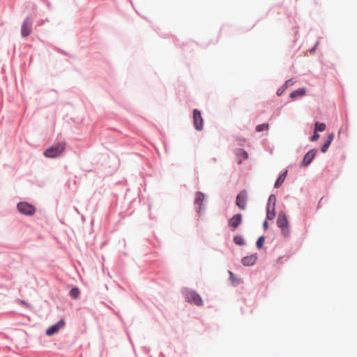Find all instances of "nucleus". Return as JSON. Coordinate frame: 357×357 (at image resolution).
Listing matches in <instances>:
<instances>
[{"label":"nucleus","mask_w":357,"mask_h":357,"mask_svg":"<svg viewBox=\"0 0 357 357\" xmlns=\"http://www.w3.org/2000/svg\"><path fill=\"white\" fill-rule=\"evenodd\" d=\"M66 144L65 142H59L51 147L47 149L44 151V155L47 158H56L60 156L66 149Z\"/></svg>","instance_id":"obj_1"},{"label":"nucleus","mask_w":357,"mask_h":357,"mask_svg":"<svg viewBox=\"0 0 357 357\" xmlns=\"http://www.w3.org/2000/svg\"><path fill=\"white\" fill-rule=\"evenodd\" d=\"M186 301L197 306L203 305V301L201 296L195 291L185 289L183 291Z\"/></svg>","instance_id":"obj_2"},{"label":"nucleus","mask_w":357,"mask_h":357,"mask_svg":"<svg viewBox=\"0 0 357 357\" xmlns=\"http://www.w3.org/2000/svg\"><path fill=\"white\" fill-rule=\"evenodd\" d=\"M288 224L289 222L285 213L283 211L280 212L277 218V225L281 229L282 233L284 237L289 236Z\"/></svg>","instance_id":"obj_3"},{"label":"nucleus","mask_w":357,"mask_h":357,"mask_svg":"<svg viewBox=\"0 0 357 357\" xmlns=\"http://www.w3.org/2000/svg\"><path fill=\"white\" fill-rule=\"evenodd\" d=\"M248 199V193L246 190H241L237 195L236 199V204L239 209L243 211L246 208V203Z\"/></svg>","instance_id":"obj_4"},{"label":"nucleus","mask_w":357,"mask_h":357,"mask_svg":"<svg viewBox=\"0 0 357 357\" xmlns=\"http://www.w3.org/2000/svg\"><path fill=\"white\" fill-rule=\"evenodd\" d=\"M17 210L20 213L26 215H31L35 213V208L27 202L19 203L17 204Z\"/></svg>","instance_id":"obj_5"},{"label":"nucleus","mask_w":357,"mask_h":357,"mask_svg":"<svg viewBox=\"0 0 357 357\" xmlns=\"http://www.w3.org/2000/svg\"><path fill=\"white\" fill-rule=\"evenodd\" d=\"M193 121L196 130H202L203 128L204 121L200 111L197 109L193 110Z\"/></svg>","instance_id":"obj_6"},{"label":"nucleus","mask_w":357,"mask_h":357,"mask_svg":"<svg viewBox=\"0 0 357 357\" xmlns=\"http://www.w3.org/2000/svg\"><path fill=\"white\" fill-rule=\"evenodd\" d=\"M65 325V321L63 319H61L56 324L52 325V326L49 327L46 330V335L47 336H52L54 334L58 333L61 328H62Z\"/></svg>","instance_id":"obj_7"},{"label":"nucleus","mask_w":357,"mask_h":357,"mask_svg":"<svg viewBox=\"0 0 357 357\" xmlns=\"http://www.w3.org/2000/svg\"><path fill=\"white\" fill-rule=\"evenodd\" d=\"M32 22L26 17L22 25L21 34L22 37H27L31 32Z\"/></svg>","instance_id":"obj_8"},{"label":"nucleus","mask_w":357,"mask_h":357,"mask_svg":"<svg viewBox=\"0 0 357 357\" xmlns=\"http://www.w3.org/2000/svg\"><path fill=\"white\" fill-rule=\"evenodd\" d=\"M241 222L242 215L241 214H236L228 220V225L232 230H234Z\"/></svg>","instance_id":"obj_9"},{"label":"nucleus","mask_w":357,"mask_h":357,"mask_svg":"<svg viewBox=\"0 0 357 357\" xmlns=\"http://www.w3.org/2000/svg\"><path fill=\"white\" fill-rule=\"evenodd\" d=\"M315 155H316V150L312 149V150L309 151L304 156V158L302 160V162H301V165L303 167L308 166L310 164V162L312 161V160L314 158Z\"/></svg>","instance_id":"obj_10"},{"label":"nucleus","mask_w":357,"mask_h":357,"mask_svg":"<svg viewBox=\"0 0 357 357\" xmlns=\"http://www.w3.org/2000/svg\"><path fill=\"white\" fill-rule=\"evenodd\" d=\"M257 260V257L255 255H250L245 257L242 259V264L244 266H252L255 264Z\"/></svg>","instance_id":"obj_11"},{"label":"nucleus","mask_w":357,"mask_h":357,"mask_svg":"<svg viewBox=\"0 0 357 357\" xmlns=\"http://www.w3.org/2000/svg\"><path fill=\"white\" fill-rule=\"evenodd\" d=\"M333 138H334L333 133H331L328 135L326 141L325 142V143L323 144V146L321 148V152L326 153L327 151L328 146L331 145L332 141L333 140Z\"/></svg>","instance_id":"obj_12"},{"label":"nucleus","mask_w":357,"mask_h":357,"mask_svg":"<svg viewBox=\"0 0 357 357\" xmlns=\"http://www.w3.org/2000/svg\"><path fill=\"white\" fill-rule=\"evenodd\" d=\"M287 171L286 170L284 173H282V174L280 175V176L278 178L276 182L275 183V188H279L281 186V185L282 184V183L284 182L286 176H287Z\"/></svg>","instance_id":"obj_13"},{"label":"nucleus","mask_w":357,"mask_h":357,"mask_svg":"<svg viewBox=\"0 0 357 357\" xmlns=\"http://www.w3.org/2000/svg\"><path fill=\"white\" fill-rule=\"evenodd\" d=\"M204 199V195L203 193H202L200 192H198L196 193L195 203V204L198 205L199 208L201 207V205H202Z\"/></svg>","instance_id":"obj_14"},{"label":"nucleus","mask_w":357,"mask_h":357,"mask_svg":"<svg viewBox=\"0 0 357 357\" xmlns=\"http://www.w3.org/2000/svg\"><path fill=\"white\" fill-rule=\"evenodd\" d=\"M305 93V89L303 88H301V89H298L297 90H295L294 91H292L291 93H290V97L292 98H295L298 96H303L304 94Z\"/></svg>","instance_id":"obj_15"},{"label":"nucleus","mask_w":357,"mask_h":357,"mask_svg":"<svg viewBox=\"0 0 357 357\" xmlns=\"http://www.w3.org/2000/svg\"><path fill=\"white\" fill-rule=\"evenodd\" d=\"M275 217V208L266 206V218L268 220H273Z\"/></svg>","instance_id":"obj_16"},{"label":"nucleus","mask_w":357,"mask_h":357,"mask_svg":"<svg viewBox=\"0 0 357 357\" xmlns=\"http://www.w3.org/2000/svg\"><path fill=\"white\" fill-rule=\"evenodd\" d=\"M276 197L274 195H271L268 200L267 207L275 208Z\"/></svg>","instance_id":"obj_17"},{"label":"nucleus","mask_w":357,"mask_h":357,"mask_svg":"<svg viewBox=\"0 0 357 357\" xmlns=\"http://www.w3.org/2000/svg\"><path fill=\"white\" fill-rule=\"evenodd\" d=\"M326 129V124L324 123L316 122L314 130L316 132H323Z\"/></svg>","instance_id":"obj_18"},{"label":"nucleus","mask_w":357,"mask_h":357,"mask_svg":"<svg viewBox=\"0 0 357 357\" xmlns=\"http://www.w3.org/2000/svg\"><path fill=\"white\" fill-rule=\"evenodd\" d=\"M268 128H269L268 123H262V124L257 126L256 131L257 132H262L264 130H268Z\"/></svg>","instance_id":"obj_19"},{"label":"nucleus","mask_w":357,"mask_h":357,"mask_svg":"<svg viewBox=\"0 0 357 357\" xmlns=\"http://www.w3.org/2000/svg\"><path fill=\"white\" fill-rule=\"evenodd\" d=\"M236 155L238 157L242 158L243 160H245V159H247L248 158V154L243 149H238L236 151Z\"/></svg>","instance_id":"obj_20"},{"label":"nucleus","mask_w":357,"mask_h":357,"mask_svg":"<svg viewBox=\"0 0 357 357\" xmlns=\"http://www.w3.org/2000/svg\"><path fill=\"white\" fill-rule=\"evenodd\" d=\"M79 291L78 288H73L70 291V296L73 298H76L79 296Z\"/></svg>","instance_id":"obj_21"},{"label":"nucleus","mask_w":357,"mask_h":357,"mask_svg":"<svg viewBox=\"0 0 357 357\" xmlns=\"http://www.w3.org/2000/svg\"><path fill=\"white\" fill-rule=\"evenodd\" d=\"M264 243V236L259 237V238L257 239V243H256L257 247L259 249H261L263 247Z\"/></svg>","instance_id":"obj_22"},{"label":"nucleus","mask_w":357,"mask_h":357,"mask_svg":"<svg viewBox=\"0 0 357 357\" xmlns=\"http://www.w3.org/2000/svg\"><path fill=\"white\" fill-rule=\"evenodd\" d=\"M234 240L236 244H238V245L244 244V240L241 236H235Z\"/></svg>","instance_id":"obj_23"},{"label":"nucleus","mask_w":357,"mask_h":357,"mask_svg":"<svg viewBox=\"0 0 357 357\" xmlns=\"http://www.w3.org/2000/svg\"><path fill=\"white\" fill-rule=\"evenodd\" d=\"M319 138V135L314 130V133L311 137V141L315 142Z\"/></svg>","instance_id":"obj_24"},{"label":"nucleus","mask_w":357,"mask_h":357,"mask_svg":"<svg viewBox=\"0 0 357 357\" xmlns=\"http://www.w3.org/2000/svg\"><path fill=\"white\" fill-rule=\"evenodd\" d=\"M229 275H230L231 280L233 282H236L237 281V280L236 279L234 274L232 272H231V271H229Z\"/></svg>","instance_id":"obj_25"},{"label":"nucleus","mask_w":357,"mask_h":357,"mask_svg":"<svg viewBox=\"0 0 357 357\" xmlns=\"http://www.w3.org/2000/svg\"><path fill=\"white\" fill-rule=\"evenodd\" d=\"M293 81L292 79H288L286 81L285 84H284V86L285 87H288L289 86H291L293 84Z\"/></svg>","instance_id":"obj_26"},{"label":"nucleus","mask_w":357,"mask_h":357,"mask_svg":"<svg viewBox=\"0 0 357 357\" xmlns=\"http://www.w3.org/2000/svg\"><path fill=\"white\" fill-rule=\"evenodd\" d=\"M268 227V222L266 220L263 223V227L264 229H267Z\"/></svg>","instance_id":"obj_27"},{"label":"nucleus","mask_w":357,"mask_h":357,"mask_svg":"<svg viewBox=\"0 0 357 357\" xmlns=\"http://www.w3.org/2000/svg\"><path fill=\"white\" fill-rule=\"evenodd\" d=\"M283 92V90L282 89H278V91H277V95L278 96H280Z\"/></svg>","instance_id":"obj_28"},{"label":"nucleus","mask_w":357,"mask_h":357,"mask_svg":"<svg viewBox=\"0 0 357 357\" xmlns=\"http://www.w3.org/2000/svg\"><path fill=\"white\" fill-rule=\"evenodd\" d=\"M241 162H242V160H241V159H240V160H238V164H241Z\"/></svg>","instance_id":"obj_29"}]
</instances>
